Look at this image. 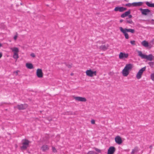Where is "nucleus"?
<instances>
[{"label":"nucleus","mask_w":154,"mask_h":154,"mask_svg":"<svg viewBox=\"0 0 154 154\" xmlns=\"http://www.w3.org/2000/svg\"><path fill=\"white\" fill-rule=\"evenodd\" d=\"M124 1L126 2H128L129 1L128 0H124Z\"/></svg>","instance_id":"obj_49"},{"label":"nucleus","mask_w":154,"mask_h":154,"mask_svg":"<svg viewBox=\"0 0 154 154\" xmlns=\"http://www.w3.org/2000/svg\"><path fill=\"white\" fill-rule=\"evenodd\" d=\"M26 65L28 69H31L33 68V66L31 63H26Z\"/></svg>","instance_id":"obj_21"},{"label":"nucleus","mask_w":154,"mask_h":154,"mask_svg":"<svg viewBox=\"0 0 154 154\" xmlns=\"http://www.w3.org/2000/svg\"><path fill=\"white\" fill-rule=\"evenodd\" d=\"M41 149L43 152H45L49 149L48 146L46 145H43L41 147Z\"/></svg>","instance_id":"obj_18"},{"label":"nucleus","mask_w":154,"mask_h":154,"mask_svg":"<svg viewBox=\"0 0 154 154\" xmlns=\"http://www.w3.org/2000/svg\"><path fill=\"white\" fill-rule=\"evenodd\" d=\"M27 107L28 105L27 104H24L18 105L15 107L17 108L19 110H21L25 109Z\"/></svg>","instance_id":"obj_6"},{"label":"nucleus","mask_w":154,"mask_h":154,"mask_svg":"<svg viewBox=\"0 0 154 154\" xmlns=\"http://www.w3.org/2000/svg\"><path fill=\"white\" fill-rule=\"evenodd\" d=\"M69 114H70V115H73V114H74V113H72V112H69Z\"/></svg>","instance_id":"obj_43"},{"label":"nucleus","mask_w":154,"mask_h":154,"mask_svg":"<svg viewBox=\"0 0 154 154\" xmlns=\"http://www.w3.org/2000/svg\"><path fill=\"white\" fill-rule=\"evenodd\" d=\"M138 151V148L137 147H135L134 149H132L131 154H134V153H137Z\"/></svg>","instance_id":"obj_24"},{"label":"nucleus","mask_w":154,"mask_h":154,"mask_svg":"<svg viewBox=\"0 0 154 154\" xmlns=\"http://www.w3.org/2000/svg\"><path fill=\"white\" fill-rule=\"evenodd\" d=\"M141 27L143 28H146V27H144V26H141Z\"/></svg>","instance_id":"obj_51"},{"label":"nucleus","mask_w":154,"mask_h":154,"mask_svg":"<svg viewBox=\"0 0 154 154\" xmlns=\"http://www.w3.org/2000/svg\"><path fill=\"white\" fill-rule=\"evenodd\" d=\"M151 79L152 81H154V73H152L150 75Z\"/></svg>","instance_id":"obj_31"},{"label":"nucleus","mask_w":154,"mask_h":154,"mask_svg":"<svg viewBox=\"0 0 154 154\" xmlns=\"http://www.w3.org/2000/svg\"><path fill=\"white\" fill-rule=\"evenodd\" d=\"M151 21H153V22H152L151 23L152 24H154V20L152 19L151 20Z\"/></svg>","instance_id":"obj_42"},{"label":"nucleus","mask_w":154,"mask_h":154,"mask_svg":"<svg viewBox=\"0 0 154 154\" xmlns=\"http://www.w3.org/2000/svg\"><path fill=\"white\" fill-rule=\"evenodd\" d=\"M146 5L148 7L154 8V3H151L148 2H146Z\"/></svg>","instance_id":"obj_23"},{"label":"nucleus","mask_w":154,"mask_h":154,"mask_svg":"<svg viewBox=\"0 0 154 154\" xmlns=\"http://www.w3.org/2000/svg\"><path fill=\"white\" fill-rule=\"evenodd\" d=\"M143 3L142 2H134L132 3V5L134 6H140L142 5Z\"/></svg>","instance_id":"obj_17"},{"label":"nucleus","mask_w":154,"mask_h":154,"mask_svg":"<svg viewBox=\"0 0 154 154\" xmlns=\"http://www.w3.org/2000/svg\"><path fill=\"white\" fill-rule=\"evenodd\" d=\"M116 148L114 147H110L108 149L107 154H113Z\"/></svg>","instance_id":"obj_12"},{"label":"nucleus","mask_w":154,"mask_h":154,"mask_svg":"<svg viewBox=\"0 0 154 154\" xmlns=\"http://www.w3.org/2000/svg\"><path fill=\"white\" fill-rule=\"evenodd\" d=\"M133 68V65L129 63L127 64L125 67V68L128 71H130Z\"/></svg>","instance_id":"obj_13"},{"label":"nucleus","mask_w":154,"mask_h":154,"mask_svg":"<svg viewBox=\"0 0 154 154\" xmlns=\"http://www.w3.org/2000/svg\"><path fill=\"white\" fill-rule=\"evenodd\" d=\"M94 151H89L88 153L87 154H94Z\"/></svg>","instance_id":"obj_34"},{"label":"nucleus","mask_w":154,"mask_h":154,"mask_svg":"<svg viewBox=\"0 0 154 154\" xmlns=\"http://www.w3.org/2000/svg\"><path fill=\"white\" fill-rule=\"evenodd\" d=\"M52 149L53 152H57V150L54 147H52Z\"/></svg>","instance_id":"obj_33"},{"label":"nucleus","mask_w":154,"mask_h":154,"mask_svg":"<svg viewBox=\"0 0 154 154\" xmlns=\"http://www.w3.org/2000/svg\"><path fill=\"white\" fill-rule=\"evenodd\" d=\"M144 20L148 21H149V20Z\"/></svg>","instance_id":"obj_50"},{"label":"nucleus","mask_w":154,"mask_h":154,"mask_svg":"<svg viewBox=\"0 0 154 154\" xmlns=\"http://www.w3.org/2000/svg\"><path fill=\"white\" fill-rule=\"evenodd\" d=\"M129 71H128L125 68L122 70V74L124 76H127L129 74Z\"/></svg>","instance_id":"obj_16"},{"label":"nucleus","mask_w":154,"mask_h":154,"mask_svg":"<svg viewBox=\"0 0 154 154\" xmlns=\"http://www.w3.org/2000/svg\"><path fill=\"white\" fill-rule=\"evenodd\" d=\"M137 52L138 53V55L142 59H146L147 60L149 61H152L154 59V57L152 54L147 55L143 54L142 51H138Z\"/></svg>","instance_id":"obj_1"},{"label":"nucleus","mask_w":154,"mask_h":154,"mask_svg":"<svg viewBox=\"0 0 154 154\" xmlns=\"http://www.w3.org/2000/svg\"><path fill=\"white\" fill-rule=\"evenodd\" d=\"M139 10L141 12L142 14L143 15L146 16L149 15L150 16H152V14L151 11L148 9H142L140 8Z\"/></svg>","instance_id":"obj_3"},{"label":"nucleus","mask_w":154,"mask_h":154,"mask_svg":"<svg viewBox=\"0 0 154 154\" xmlns=\"http://www.w3.org/2000/svg\"><path fill=\"white\" fill-rule=\"evenodd\" d=\"M36 75L37 76L41 78L43 77V73L41 69H38L36 71Z\"/></svg>","instance_id":"obj_8"},{"label":"nucleus","mask_w":154,"mask_h":154,"mask_svg":"<svg viewBox=\"0 0 154 154\" xmlns=\"http://www.w3.org/2000/svg\"><path fill=\"white\" fill-rule=\"evenodd\" d=\"M91 123L92 124H95V121L94 120L92 119L91 121Z\"/></svg>","instance_id":"obj_36"},{"label":"nucleus","mask_w":154,"mask_h":154,"mask_svg":"<svg viewBox=\"0 0 154 154\" xmlns=\"http://www.w3.org/2000/svg\"><path fill=\"white\" fill-rule=\"evenodd\" d=\"M74 99L76 100L85 102L86 101V99L84 97H74Z\"/></svg>","instance_id":"obj_9"},{"label":"nucleus","mask_w":154,"mask_h":154,"mask_svg":"<svg viewBox=\"0 0 154 154\" xmlns=\"http://www.w3.org/2000/svg\"><path fill=\"white\" fill-rule=\"evenodd\" d=\"M148 64L149 65V66L151 67H153V66L154 65V63L153 62H149V63H148Z\"/></svg>","instance_id":"obj_30"},{"label":"nucleus","mask_w":154,"mask_h":154,"mask_svg":"<svg viewBox=\"0 0 154 154\" xmlns=\"http://www.w3.org/2000/svg\"><path fill=\"white\" fill-rule=\"evenodd\" d=\"M17 35H15L14 37V38L15 40H16L17 39Z\"/></svg>","instance_id":"obj_39"},{"label":"nucleus","mask_w":154,"mask_h":154,"mask_svg":"<svg viewBox=\"0 0 154 154\" xmlns=\"http://www.w3.org/2000/svg\"><path fill=\"white\" fill-rule=\"evenodd\" d=\"M94 154H98L97 153L94 151Z\"/></svg>","instance_id":"obj_47"},{"label":"nucleus","mask_w":154,"mask_h":154,"mask_svg":"<svg viewBox=\"0 0 154 154\" xmlns=\"http://www.w3.org/2000/svg\"><path fill=\"white\" fill-rule=\"evenodd\" d=\"M128 56V54L127 53L121 52L119 55V57L120 59L127 58Z\"/></svg>","instance_id":"obj_7"},{"label":"nucleus","mask_w":154,"mask_h":154,"mask_svg":"<svg viewBox=\"0 0 154 154\" xmlns=\"http://www.w3.org/2000/svg\"><path fill=\"white\" fill-rule=\"evenodd\" d=\"M123 21V20L121 19L119 21L120 23H122Z\"/></svg>","instance_id":"obj_45"},{"label":"nucleus","mask_w":154,"mask_h":154,"mask_svg":"<svg viewBox=\"0 0 154 154\" xmlns=\"http://www.w3.org/2000/svg\"><path fill=\"white\" fill-rule=\"evenodd\" d=\"M2 54L0 52V58L2 57Z\"/></svg>","instance_id":"obj_44"},{"label":"nucleus","mask_w":154,"mask_h":154,"mask_svg":"<svg viewBox=\"0 0 154 154\" xmlns=\"http://www.w3.org/2000/svg\"><path fill=\"white\" fill-rule=\"evenodd\" d=\"M141 44L143 46L146 48L148 47L149 46L148 42L146 40L142 41L141 42Z\"/></svg>","instance_id":"obj_20"},{"label":"nucleus","mask_w":154,"mask_h":154,"mask_svg":"<svg viewBox=\"0 0 154 154\" xmlns=\"http://www.w3.org/2000/svg\"><path fill=\"white\" fill-rule=\"evenodd\" d=\"M132 15H130V14H129L128 15V18H132Z\"/></svg>","instance_id":"obj_40"},{"label":"nucleus","mask_w":154,"mask_h":154,"mask_svg":"<svg viewBox=\"0 0 154 154\" xmlns=\"http://www.w3.org/2000/svg\"><path fill=\"white\" fill-rule=\"evenodd\" d=\"M11 50L12 51L14 52V53H18L19 51L18 48L17 47L11 48Z\"/></svg>","instance_id":"obj_26"},{"label":"nucleus","mask_w":154,"mask_h":154,"mask_svg":"<svg viewBox=\"0 0 154 154\" xmlns=\"http://www.w3.org/2000/svg\"><path fill=\"white\" fill-rule=\"evenodd\" d=\"M119 29L120 31L122 32L124 35L125 38L126 39H128V35L126 31H124V29H123L122 27H119Z\"/></svg>","instance_id":"obj_11"},{"label":"nucleus","mask_w":154,"mask_h":154,"mask_svg":"<svg viewBox=\"0 0 154 154\" xmlns=\"http://www.w3.org/2000/svg\"><path fill=\"white\" fill-rule=\"evenodd\" d=\"M125 21L126 23L129 24H131L133 23L132 20L129 18H126Z\"/></svg>","instance_id":"obj_25"},{"label":"nucleus","mask_w":154,"mask_h":154,"mask_svg":"<svg viewBox=\"0 0 154 154\" xmlns=\"http://www.w3.org/2000/svg\"><path fill=\"white\" fill-rule=\"evenodd\" d=\"M135 41L134 40L133 41H130V43L133 45H135Z\"/></svg>","instance_id":"obj_32"},{"label":"nucleus","mask_w":154,"mask_h":154,"mask_svg":"<svg viewBox=\"0 0 154 154\" xmlns=\"http://www.w3.org/2000/svg\"><path fill=\"white\" fill-rule=\"evenodd\" d=\"M146 69V66H145L141 69L137 73L136 78L137 79H139L141 78L143 72L145 71Z\"/></svg>","instance_id":"obj_5"},{"label":"nucleus","mask_w":154,"mask_h":154,"mask_svg":"<svg viewBox=\"0 0 154 154\" xmlns=\"http://www.w3.org/2000/svg\"><path fill=\"white\" fill-rule=\"evenodd\" d=\"M122 12H123L124 11L126 10L127 8H124L123 7H122Z\"/></svg>","instance_id":"obj_37"},{"label":"nucleus","mask_w":154,"mask_h":154,"mask_svg":"<svg viewBox=\"0 0 154 154\" xmlns=\"http://www.w3.org/2000/svg\"><path fill=\"white\" fill-rule=\"evenodd\" d=\"M18 72H19V71L18 70H17V71H16L14 72V73H16V75H18Z\"/></svg>","instance_id":"obj_41"},{"label":"nucleus","mask_w":154,"mask_h":154,"mask_svg":"<svg viewBox=\"0 0 154 154\" xmlns=\"http://www.w3.org/2000/svg\"><path fill=\"white\" fill-rule=\"evenodd\" d=\"M30 56L33 57H35V55L33 53L31 54Z\"/></svg>","instance_id":"obj_38"},{"label":"nucleus","mask_w":154,"mask_h":154,"mask_svg":"<svg viewBox=\"0 0 154 154\" xmlns=\"http://www.w3.org/2000/svg\"><path fill=\"white\" fill-rule=\"evenodd\" d=\"M152 145H151L149 147V148L151 149H152Z\"/></svg>","instance_id":"obj_46"},{"label":"nucleus","mask_w":154,"mask_h":154,"mask_svg":"<svg viewBox=\"0 0 154 154\" xmlns=\"http://www.w3.org/2000/svg\"><path fill=\"white\" fill-rule=\"evenodd\" d=\"M131 13L130 10H128V11L125 12L121 15V17L122 18H124L128 15Z\"/></svg>","instance_id":"obj_15"},{"label":"nucleus","mask_w":154,"mask_h":154,"mask_svg":"<svg viewBox=\"0 0 154 154\" xmlns=\"http://www.w3.org/2000/svg\"><path fill=\"white\" fill-rule=\"evenodd\" d=\"M73 73H71V75H73Z\"/></svg>","instance_id":"obj_52"},{"label":"nucleus","mask_w":154,"mask_h":154,"mask_svg":"<svg viewBox=\"0 0 154 154\" xmlns=\"http://www.w3.org/2000/svg\"><path fill=\"white\" fill-rule=\"evenodd\" d=\"M122 7L117 6L114 9V11H119L120 12H122Z\"/></svg>","instance_id":"obj_22"},{"label":"nucleus","mask_w":154,"mask_h":154,"mask_svg":"<svg viewBox=\"0 0 154 154\" xmlns=\"http://www.w3.org/2000/svg\"><path fill=\"white\" fill-rule=\"evenodd\" d=\"M124 31L127 32H130L131 33H134L135 32V30L134 29H131L125 28L124 29Z\"/></svg>","instance_id":"obj_19"},{"label":"nucleus","mask_w":154,"mask_h":154,"mask_svg":"<svg viewBox=\"0 0 154 154\" xmlns=\"http://www.w3.org/2000/svg\"><path fill=\"white\" fill-rule=\"evenodd\" d=\"M13 57L14 59H17L19 57L18 54L16 53H14Z\"/></svg>","instance_id":"obj_27"},{"label":"nucleus","mask_w":154,"mask_h":154,"mask_svg":"<svg viewBox=\"0 0 154 154\" xmlns=\"http://www.w3.org/2000/svg\"><path fill=\"white\" fill-rule=\"evenodd\" d=\"M132 5V3H128V4H127L125 5L126 6H128V7H130L131 6V5Z\"/></svg>","instance_id":"obj_35"},{"label":"nucleus","mask_w":154,"mask_h":154,"mask_svg":"<svg viewBox=\"0 0 154 154\" xmlns=\"http://www.w3.org/2000/svg\"><path fill=\"white\" fill-rule=\"evenodd\" d=\"M66 66H67L68 68H70L72 67V64L71 63V64H69L66 63H64Z\"/></svg>","instance_id":"obj_28"},{"label":"nucleus","mask_w":154,"mask_h":154,"mask_svg":"<svg viewBox=\"0 0 154 154\" xmlns=\"http://www.w3.org/2000/svg\"><path fill=\"white\" fill-rule=\"evenodd\" d=\"M20 4H21V5H22V3H20Z\"/></svg>","instance_id":"obj_53"},{"label":"nucleus","mask_w":154,"mask_h":154,"mask_svg":"<svg viewBox=\"0 0 154 154\" xmlns=\"http://www.w3.org/2000/svg\"><path fill=\"white\" fill-rule=\"evenodd\" d=\"M30 141L27 139H24L22 140V144L23 146L20 147L21 150H25L29 146V143Z\"/></svg>","instance_id":"obj_2"},{"label":"nucleus","mask_w":154,"mask_h":154,"mask_svg":"<svg viewBox=\"0 0 154 154\" xmlns=\"http://www.w3.org/2000/svg\"><path fill=\"white\" fill-rule=\"evenodd\" d=\"M109 47V45L108 44L106 45H102L99 48L100 50L104 51L107 49Z\"/></svg>","instance_id":"obj_14"},{"label":"nucleus","mask_w":154,"mask_h":154,"mask_svg":"<svg viewBox=\"0 0 154 154\" xmlns=\"http://www.w3.org/2000/svg\"><path fill=\"white\" fill-rule=\"evenodd\" d=\"M116 142L119 144H121L122 142L121 138L119 136H116L115 139Z\"/></svg>","instance_id":"obj_10"},{"label":"nucleus","mask_w":154,"mask_h":154,"mask_svg":"<svg viewBox=\"0 0 154 154\" xmlns=\"http://www.w3.org/2000/svg\"><path fill=\"white\" fill-rule=\"evenodd\" d=\"M2 46V45L1 43H0V47H1Z\"/></svg>","instance_id":"obj_48"},{"label":"nucleus","mask_w":154,"mask_h":154,"mask_svg":"<svg viewBox=\"0 0 154 154\" xmlns=\"http://www.w3.org/2000/svg\"><path fill=\"white\" fill-rule=\"evenodd\" d=\"M86 75L89 77H93L94 75H97V71H92L91 69L87 70L86 71Z\"/></svg>","instance_id":"obj_4"},{"label":"nucleus","mask_w":154,"mask_h":154,"mask_svg":"<svg viewBox=\"0 0 154 154\" xmlns=\"http://www.w3.org/2000/svg\"><path fill=\"white\" fill-rule=\"evenodd\" d=\"M93 149H94L95 150L97 151L98 153H101V150L100 149L96 148V147H94L93 148Z\"/></svg>","instance_id":"obj_29"}]
</instances>
